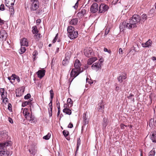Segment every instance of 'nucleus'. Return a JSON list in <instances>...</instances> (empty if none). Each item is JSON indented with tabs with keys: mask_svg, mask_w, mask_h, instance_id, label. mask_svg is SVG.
Segmentation results:
<instances>
[{
	"mask_svg": "<svg viewBox=\"0 0 156 156\" xmlns=\"http://www.w3.org/2000/svg\"><path fill=\"white\" fill-rule=\"evenodd\" d=\"M125 126H126L123 124H121L120 125V127L122 129H124Z\"/></svg>",
	"mask_w": 156,
	"mask_h": 156,
	"instance_id": "58",
	"label": "nucleus"
},
{
	"mask_svg": "<svg viewBox=\"0 0 156 156\" xmlns=\"http://www.w3.org/2000/svg\"><path fill=\"white\" fill-rule=\"evenodd\" d=\"M155 152L154 149L153 148L149 153V156H154Z\"/></svg>",
	"mask_w": 156,
	"mask_h": 156,
	"instance_id": "36",
	"label": "nucleus"
},
{
	"mask_svg": "<svg viewBox=\"0 0 156 156\" xmlns=\"http://www.w3.org/2000/svg\"><path fill=\"white\" fill-rule=\"evenodd\" d=\"M104 51L105 52H108L109 53H110L111 52L110 51H108V49L107 48H104Z\"/></svg>",
	"mask_w": 156,
	"mask_h": 156,
	"instance_id": "62",
	"label": "nucleus"
},
{
	"mask_svg": "<svg viewBox=\"0 0 156 156\" xmlns=\"http://www.w3.org/2000/svg\"><path fill=\"white\" fill-rule=\"evenodd\" d=\"M93 52V50L90 48H86L84 50V55L87 57H89L91 56Z\"/></svg>",
	"mask_w": 156,
	"mask_h": 156,
	"instance_id": "6",
	"label": "nucleus"
},
{
	"mask_svg": "<svg viewBox=\"0 0 156 156\" xmlns=\"http://www.w3.org/2000/svg\"><path fill=\"white\" fill-rule=\"evenodd\" d=\"M87 112L84 113L83 115V123L84 125H86L88 124L89 122V119L88 116L87 115Z\"/></svg>",
	"mask_w": 156,
	"mask_h": 156,
	"instance_id": "14",
	"label": "nucleus"
},
{
	"mask_svg": "<svg viewBox=\"0 0 156 156\" xmlns=\"http://www.w3.org/2000/svg\"><path fill=\"white\" fill-rule=\"evenodd\" d=\"M74 66L75 67V69H79L80 70V67L81 66L80 61L76 59L75 61Z\"/></svg>",
	"mask_w": 156,
	"mask_h": 156,
	"instance_id": "21",
	"label": "nucleus"
},
{
	"mask_svg": "<svg viewBox=\"0 0 156 156\" xmlns=\"http://www.w3.org/2000/svg\"><path fill=\"white\" fill-rule=\"evenodd\" d=\"M104 106L103 104L102 103H100L98 104L97 109L98 111L102 112L104 111Z\"/></svg>",
	"mask_w": 156,
	"mask_h": 156,
	"instance_id": "19",
	"label": "nucleus"
},
{
	"mask_svg": "<svg viewBox=\"0 0 156 156\" xmlns=\"http://www.w3.org/2000/svg\"><path fill=\"white\" fill-rule=\"evenodd\" d=\"M16 75L15 74H12V76H11V79L12 80H14L16 79Z\"/></svg>",
	"mask_w": 156,
	"mask_h": 156,
	"instance_id": "49",
	"label": "nucleus"
},
{
	"mask_svg": "<svg viewBox=\"0 0 156 156\" xmlns=\"http://www.w3.org/2000/svg\"><path fill=\"white\" fill-rule=\"evenodd\" d=\"M58 34H57L56 35V36H55V37L54 38L52 42H53V43H55V42L56 41L58 38Z\"/></svg>",
	"mask_w": 156,
	"mask_h": 156,
	"instance_id": "50",
	"label": "nucleus"
},
{
	"mask_svg": "<svg viewBox=\"0 0 156 156\" xmlns=\"http://www.w3.org/2000/svg\"><path fill=\"white\" fill-rule=\"evenodd\" d=\"M6 97H5L4 98H2V99L3 102L5 104L8 102V99Z\"/></svg>",
	"mask_w": 156,
	"mask_h": 156,
	"instance_id": "45",
	"label": "nucleus"
},
{
	"mask_svg": "<svg viewBox=\"0 0 156 156\" xmlns=\"http://www.w3.org/2000/svg\"><path fill=\"white\" fill-rule=\"evenodd\" d=\"M39 7V3L38 2H32L30 7L31 11L36 10Z\"/></svg>",
	"mask_w": 156,
	"mask_h": 156,
	"instance_id": "7",
	"label": "nucleus"
},
{
	"mask_svg": "<svg viewBox=\"0 0 156 156\" xmlns=\"http://www.w3.org/2000/svg\"><path fill=\"white\" fill-rule=\"evenodd\" d=\"M58 112L57 113V116H58L59 115L60 113V104H59V106L58 107Z\"/></svg>",
	"mask_w": 156,
	"mask_h": 156,
	"instance_id": "48",
	"label": "nucleus"
},
{
	"mask_svg": "<svg viewBox=\"0 0 156 156\" xmlns=\"http://www.w3.org/2000/svg\"><path fill=\"white\" fill-rule=\"evenodd\" d=\"M27 116L29 117V119L27 118H25L27 120H29L31 123H32L34 119V116L32 115V114H30L29 112V114H27Z\"/></svg>",
	"mask_w": 156,
	"mask_h": 156,
	"instance_id": "25",
	"label": "nucleus"
},
{
	"mask_svg": "<svg viewBox=\"0 0 156 156\" xmlns=\"http://www.w3.org/2000/svg\"><path fill=\"white\" fill-rule=\"evenodd\" d=\"M11 144L10 141H7L4 142L0 143V156H9V151L6 149V147Z\"/></svg>",
	"mask_w": 156,
	"mask_h": 156,
	"instance_id": "2",
	"label": "nucleus"
},
{
	"mask_svg": "<svg viewBox=\"0 0 156 156\" xmlns=\"http://www.w3.org/2000/svg\"><path fill=\"white\" fill-rule=\"evenodd\" d=\"M78 22V19L76 18H73L69 22V23L71 25H75Z\"/></svg>",
	"mask_w": 156,
	"mask_h": 156,
	"instance_id": "22",
	"label": "nucleus"
},
{
	"mask_svg": "<svg viewBox=\"0 0 156 156\" xmlns=\"http://www.w3.org/2000/svg\"><path fill=\"white\" fill-rule=\"evenodd\" d=\"M29 152L31 154V156H34L37 152V149L35 147H32L31 149L29 150Z\"/></svg>",
	"mask_w": 156,
	"mask_h": 156,
	"instance_id": "20",
	"label": "nucleus"
},
{
	"mask_svg": "<svg viewBox=\"0 0 156 156\" xmlns=\"http://www.w3.org/2000/svg\"><path fill=\"white\" fill-rule=\"evenodd\" d=\"M32 32L34 34L36 35L38 33V31L37 29V27L36 26H34L32 27Z\"/></svg>",
	"mask_w": 156,
	"mask_h": 156,
	"instance_id": "28",
	"label": "nucleus"
},
{
	"mask_svg": "<svg viewBox=\"0 0 156 156\" xmlns=\"http://www.w3.org/2000/svg\"><path fill=\"white\" fill-rule=\"evenodd\" d=\"M9 9L10 14L12 15V14L14 13V9L13 7L12 6H11L9 7Z\"/></svg>",
	"mask_w": 156,
	"mask_h": 156,
	"instance_id": "35",
	"label": "nucleus"
},
{
	"mask_svg": "<svg viewBox=\"0 0 156 156\" xmlns=\"http://www.w3.org/2000/svg\"><path fill=\"white\" fill-rule=\"evenodd\" d=\"M0 92L2 98H4L5 97H6V94L5 93V89L4 88H1L0 89Z\"/></svg>",
	"mask_w": 156,
	"mask_h": 156,
	"instance_id": "29",
	"label": "nucleus"
},
{
	"mask_svg": "<svg viewBox=\"0 0 156 156\" xmlns=\"http://www.w3.org/2000/svg\"><path fill=\"white\" fill-rule=\"evenodd\" d=\"M81 144V140L80 138L77 139V146L79 147Z\"/></svg>",
	"mask_w": 156,
	"mask_h": 156,
	"instance_id": "47",
	"label": "nucleus"
},
{
	"mask_svg": "<svg viewBox=\"0 0 156 156\" xmlns=\"http://www.w3.org/2000/svg\"><path fill=\"white\" fill-rule=\"evenodd\" d=\"M14 5V3L13 2H10V3H6V2H5V5L7 7H9L10 6V5H11V6H12Z\"/></svg>",
	"mask_w": 156,
	"mask_h": 156,
	"instance_id": "42",
	"label": "nucleus"
},
{
	"mask_svg": "<svg viewBox=\"0 0 156 156\" xmlns=\"http://www.w3.org/2000/svg\"><path fill=\"white\" fill-rule=\"evenodd\" d=\"M71 56V52H67L65 54V58L66 59L69 60Z\"/></svg>",
	"mask_w": 156,
	"mask_h": 156,
	"instance_id": "33",
	"label": "nucleus"
},
{
	"mask_svg": "<svg viewBox=\"0 0 156 156\" xmlns=\"http://www.w3.org/2000/svg\"><path fill=\"white\" fill-rule=\"evenodd\" d=\"M101 62H95L91 66L92 69L96 70V71L101 69Z\"/></svg>",
	"mask_w": 156,
	"mask_h": 156,
	"instance_id": "4",
	"label": "nucleus"
},
{
	"mask_svg": "<svg viewBox=\"0 0 156 156\" xmlns=\"http://www.w3.org/2000/svg\"><path fill=\"white\" fill-rule=\"evenodd\" d=\"M79 69H72L70 74V77H73L74 78H75L80 73L79 72Z\"/></svg>",
	"mask_w": 156,
	"mask_h": 156,
	"instance_id": "8",
	"label": "nucleus"
},
{
	"mask_svg": "<svg viewBox=\"0 0 156 156\" xmlns=\"http://www.w3.org/2000/svg\"><path fill=\"white\" fill-rule=\"evenodd\" d=\"M31 101V100L29 101H26L23 103L22 105V106L24 107L27 105H31L32 104Z\"/></svg>",
	"mask_w": 156,
	"mask_h": 156,
	"instance_id": "32",
	"label": "nucleus"
},
{
	"mask_svg": "<svg viewBox=\"0 0 156 156\" xmlns=\"http://www.w3.org/2000/svg\"><path fill=\"white\" fill-rule=\"evenodd\" d=\"M51 136V133H48L46 135L43 137V138L46 140H48L50 138Z\"/></svg>",
	"mask_w": 156,
	"mask_h": 156,
	"instance_id": "38",
	"label": "nucleus"
},
{
	"mask_svg": "<svg viewBox=\"0 0 156 156\" xmlns=\"http://www.w3.org/2000/svg\"><path fill=\"white\" fill-rule=\"evenodd\" d=\"M126 78V75L125 74H120L119 76L117 78L118 80L120 83H122L123 82V80L125 79Z\"/></svg>",
	"mask_w": 156,
	"mask_h": 156,
	"instance_id": "18",
	"label": "nucleus"
},
{
	"mask_svg": "<svg viewBox=\"0 0 156 156\" xmlns=\"http://www.w3.org/2000/svg\"><path fill=\"white\" fill-rule=\"evenodd\" d=\"M37 55H38L37 52L36 51H34L33 54V55H34V56H35V57L34 58V60H35V56Z\"/></svg>",
	"mask_w": 156,
	"mask_h": 156,
	"instance_id": "52",
	"label": "nucleus"
},
{
	"mask_svg": "<svg viewBox=\"0 0 156 156\" xmlns=\"http://www.w3.org/2000/svg\"><path fill=\"white\" fill-rule=\"evenodd\" d=\"M108 122L107 119L106 118H104V126H106L107 125Z\"/></svg>",
	"mask_w": 156,
	"mask_h": 156,
	"instance_id": "43",
	"label": "nucleus"
},
{
	"mask_svg": "<svg viewBox=\"0 0 156 156\" xmlns=\"http://www.w3.org/2000/svg\"><path fill=\"white\" fill-rule=\"evenodd\" d=\"M15 2V0H5V2L6 3H10V2H13L14 4V2Z\"/></svg>",
	"mask_w": 156,
	"mask_h": 156,
	"instance_id": "54",
	"label": "nucleus"
},
{
	"mask_svg": "<svg viewBox=\"0 0 156 156\" xmlns=\"http://www.w3.org/2000/svg\"><path fill=\"white\" fill-rule=\"evenodd\" d=\"M147 16L146 14L142 15L140 17V21H141L144 22L147 19Z\"/></svg>",
	"mask_w": 156,
	"mask_h": 156,
	"instance_id": "30",
	"label": "nucleus"
},
{
	"mask_svg": "<svg viewBox=\"0 0 156 156\" xmlns=\"http://www.w3.org/2000/svg\"><path fill=\"white\" fill-rule=\"evenodd\" d=\"M151 138L153 142L156 143V131L152 133Z\"/></svg>",
	"mask_w": 156,
	"mask_h": 156,
	"instance_id": "24",
	"label": "nucleus"
},
{
	"mask_svg": "<svg viewBox=\"0 0 156 156\" xmlns=\"http://www.w3.org/2000/svg\"><path fill=\"white\" fill-rule=\"evenodd\" d=\"M63 134L65 137H66L68 136L69 133V132L67 131L64 130L63 131Z\"/></svg>",
	"mask_w": 156,
	"mask_h": 156,
	"instance_id": "41",
	"label": "nucleus"
},
{
	"mask_svg": "<svg viewBox=\"0 0 156 156\" xmlns=\"http://www.w3.org/2000/svg\"><path fill=\"white\" fill-rule=\"evenodd\" d=\"M67 103L68 105H70V107H71L73 105V102L70 98H68L67 100Z\"/></svg>",
	"mask_w": 156,
	"mask_h": 156,
	"instance_id": "37",
	"label": "nucleus"
},
{
	"mask_svg": "<svg viewBox=\"0 0 156 156\" xmlns=\"http://www.w3.org/2000/svg\"><path fill=\"white\" fill-rule=\"evenodd\" d=\"M89 79L88 78H87L86 79V82L87 83H89L91 84L93 83L92 82H91V81L88 80H89Z\"/></svg>",
	"mask_w": 156,
	"mask_h": 156,
	"instance_id": "59",
	"label": "nucleus"
},
{
	"mask_svg": "<svg viewBox=\"0 0 156 156\" xmlns=\"http://www.w3.org/2000/svg\"><path fill=\"white\" fill-rule=\"evenodd\" d=\"M118 1L119 0H113L112 2V4L114 5H115L117 3Z\"/></svg>",
	"mask_w": 156,
	"mask_h": 156,
	"instance_id": "57",
	"label": "nucleus"
},
{
	"mask_svg": "<svg viewBox=\"0 0 156 156\" xmlns=\"http://www.w3.org/2000/svg\"><path fill=\"white\" fill-rule=\"evenodd\" d=\"M48 112L50 116H51L52 115V108L48 109Z\"/></svg>",
	"mask_w": 156,
	"mask_h": 156,
	"instance_id": "55",
	"label": "nucleus"
},
{
	"mask_svg": "<svg viewBox=\"0 0 156 156\" xmlns=\"http://www.w3.org/2000/svg\"><path fill=\"white\" fill-rule=\"evenodd\" d=\"M38 78L41 79L45 75V70L44 69L40 70L37 72Z\"/></svg>",
	"mask_w": 156,
	"mask_h": 156,
	"instance_id": "13",
	"label": "nucleus"
},
{
	"mask_svg": "<svg viewBox=\"0 0 156 156\" xmlns=\"http://www.w3.org/2000/svg\"><path fill=\"white\" fill-rule=\"evenodd\" d=\"M86 13V10L84 9H82L80 11L77 13V16L79 18H81L84 16Z\"/></svg>",
	"mask_w": 156,
	"mask_h": 156,
	"instance_id": "17",
	"label": "nucleus"
},
{
	"mask_svg": "<svg viewBox=\"0 0 156 156\" xmlns=\"http://www.w3.org/2000/svg\"><path fill=\"white\" fill-rule=\"evenodd\" d=\"M3 45L4 46H5L7 48H9L10 47V43L8 41H4L3 42Z\"/></svg>",
	"mask_w": 156,
	"mask_h": 156,
	"instance_id": "34",
	"label": "nucleus"
},
{
	"mask_svg": "<svg viewBox=\"0 0 156 156\" xmlns=\"http://www.w3.org/2000/svg\"><path fill=\"white\" fill-rule=\"evenodd\" d=\"M16 80L17 81H18V82H20V77L18 76H16Z\"/></svg>",
	"mask_w": 156,
	"mask_h": 156,
	"instance_id": "64",
	"label": "nucleus"
},
{
	"mask_svg": "<svg viewBox=\"0 0 156 156\" xmlns=\"http://www.w3.org/2000/svg\"><path fill=\"white\" fill-rule=\"evenodd\" d=\"M67 31L68 34L75 31L74 27L70 26H68L67 27Z\"/></svg>",
	"mask_w": 156,
	"mask_h": 156,
	"instance_id": "26",
	"label": "nucleus"
},
{
	"mask_svg": "<svg viewBox=\"0 0 156 156\" xmlns=\"http://www.w3.org/2000/svg\"><path fill=\"white\" fill-rule=\"evenodd\" d=\"M30 98V95L29 94H27L26 95H25L24 98L25 99H29Z\"/></svg>",
	"mask_w": 156,
	"mask_h": 156,
	"instance_id": "46",
	"label": "nucleus"
},
{
	"mask_svg": "<svg viewBox=\"0 0 156 156\" xmlns=\"http://www.w3.org/2000/svg\"><path fill=\"white\" fill-rule=\"evenodd\" d=\"M98 9V5L96 3H93L91 6L90 11L93 13H95Z\"/></svg>",
	"mask_w": 156,
	"mask_h": 156,
	"instance_id": "5",
	"label": "nucleus"
},
{
	"mask_svg": "<svg viewBox=\"0 0 156 156\" xmlns=\"http://www.w3.org/2000/svg\"><path fill=\"white\" fill-rule=\"evenodd\" d=\"M67 104H64V109L63 110V112L66 113V114L70 115L71 114V110L67 108Z\"/></svg>",
	"mask_w": 156,
	"mask_h": 156,
	"instance_id": "12",
	"label": "nucleus"
},
{
	"mask_svg": "<svg viewBox=\"0 0 156 156\" xmlns=\"http://www.w3.org/2000/svg\"><path fill=\"white\" fill-rule=\"evenodd\" d=\"M152 42L150 39H149L145 43H143L141 44L142 46L144 48L149 47L152 44Z\"/></svg>",
	"mask_w": 156,
	"mask_h": 156,
	"instance_id": "11",
	"label": "nucleus"
},
{
	"mask_svg": "<svg viewBox=\"0 0 156 156\" xmlns=\"http://www.w3.org/2000/svg\"><path fill=\"white\" fill-rule=\"evenodd\" d=\"M8 120L9 122L11 123H13V121L12 119L10 118L9 117L8 118Z\"/></svg>",
	"mask_w": 156,
	"mask_h": 156,
	"instance_id": "60",
	"label": "nucleus"
},
{
	"mask_svg": "<svg viewBox=\"0 0 156 156\" xmlns=\"http://www.w3.org/2000/svg\"><path fill=\"white\" fill-rule=\"evenodd\" d=\"M73 126V124L71 123H70L68 126V127L70 128H72Z\"/></svg>",
	"mask_w": 156,
	"mask_h": 156,
	"instance_id": "61",
	"label": "nucleus"
},
{
	"mask_svg": "<svg viewBox=\"0 0 156 156\" xmlns=\"http://www.w3.org/2000/svg\"><path fill=\"white\" fill-rule=\"evenodd\" d=\"M78 34L77 31H75L68 34V37L71 39H74L78 36Z\"/></svg>",
	"mask_w": 156,
	"mask_h": 156,
	"instance_id": "9",
	"label": "nucleus"
},
{
	"mask_svg": "<svg viewBox=\"0 0 156 156\" xmlns=\"http://www.w3.org/2000/svg\"><path fill=\"white\" fill-rule=\"evenodd\" d=\"M50 97L51 98V100L50 103H49L48 105L49 106V108L48 109L49 110L50 109H51V108H52V99L54 97V93L53 91L52 90H51L50 91Z\"/></svg>",
	"mask_w": 156,
	"mask_h": 156,
	"instance_id": "16",
	"label": "nucleus"
},
{
	"mask_svg": "<svg viewBox=\"0 0 156 156\" xmlns=\"http://www.w3.org/2000/svg\"><path fill=\"white\" fill-rule=\"evenodd\" d=\"M12 106L11 104L9 103L8 104V109L11 112L12 111Z\"/></svg>",
	"mask_w": 156,
	"mask_h": 156,
	"instance_id": "51",
	"label": "nucleus"
},
{
	"mask_svg": "<svg viewBox=\"0 0 156 156\" xmlns=\"http://www.w3.org/2000/svg\"><path fill=\"white\" fill-rule=\"evenodd\" d=\"M26 50V49L25 47L21 46V47L19 50V52L20 54H22L25 52Z\"/></svg>",
	"mask_w": 156,
	"mask_h": 156,
	"instance_id": "31",
	"label": "nucleus"
},
{
	"mask_svg": "<svg viewBox=\"0 0 156 156\" xmlns=\"http://www.w3.org/2000/svg\"><path fill=\"white\" fill-rule=\"evenodd\" d=\"M128 99L131 100L133 101H134V95L133 94H130L127 97Z\"/></svg>",
	"mask_w": 156,
	"mask_h": 156,
	"instance_id": "40",
	"label": "nucleus"
},
{
	"mask_svg": "<svg viewBox=\"0 0 156 156\" xmlns=\"http://www.w3.org/2000/svg\"><path fill=\"white\" fill-rule=\"evenodd\" d=\"M97 59L96 57H93L89 59L87 61V64L89 65H91Z\"/></svg>",
	"mask_w": 156,
	"mask_h": 156,
	"instance_id": "23",
	"label": "nucleus"
},
{
	"mask_svg": "<svg viewBox=\"0 0 156 156\" xmlns=\"http://www.w3.org/2000/svg\"><path fill=\"white\" fill-rule=\"evenodd\" d=\"M79 0H78L76 3L75 4V5L73 7L76 9H77V8L78 7V1Z\"/></svg>",
	"mask_w": 156,
	"mask_h": 156,
	"instance_id": "53",
	"label": "nucleus"
},
{
	"mask_svg": "<svg viewBox=\"0 0 156 156\" xmlns=\"http://www.w3.org/2000/svg\"><path fill=\"white\" fill-rule=\"evenodd\" d=\"M7 36V34L5 31L4 30L0 31V38L2 40H5Z\"/></svg>",
	"mask_w": 156,
	"mask_h": 156,
	"instance_id": "10",
	"label": "nucleus"
},
{
	"mask_svg": "<svg viewBox=\"0 0 156 156\" xmlns=\"http://www.w3.org/2000/svg\"><path fill=\"white\" fill-rule=\"evenodd\" d=\"M109 9V7L105 4H101L99 7V12L100 13L104 12Z\"/></svg>",
	"mask_w": 156,
	"mask_h": 156,
	"instance_id": "3",
	"label": "nucleus"
},
{
	"mask_svg": "<svg viewBox=\"0 0 156 156\" xmlns=\"http://www.w3.org/2000/svg\"><path fill=\"white\" fill-rule=\"evenodd\" d=\"M20 44L21 46H27L28 45V42L27 39L25 38L22 39L20 41Z\"/></svg>",
	"mask_w": 156,
	"mask_h": 156,
	"instance_id": "15",
	"label": "nucleus"
},
{
	"mask_svg": "<svg viewBox=\"0 0 156 156\" xmlns=\"http://www.w3.org/2000/svg\"><path fill=\"white\" fill-rule=\"evenodd\" d=\"M69 60L67 59H67H66V58H65L64 59L62 62V64L63 65L66 66L67 65L69 62Z\"/></svg>",
	"mask_w": 156,
	"mask_h": 156,
	"instance_id": "39",
	"label": "nucleus"
},
{
	"mask_svg": "<svg viewBox=\"0 0 156 156\" xmlns=\"http://www.w3.org/2000/svg\"><path fill=\"white\" fill-rule=\"evenodd\" d=\"M140 21V16L137 14L133 15L129 22L124 21L120 23L119 28L121 31H122L126 28L131 29L136 27V24Z\"/></svg>",
	"mask_w": 156,
	"mask_h": 156,
	"instance_id": "1",
	"label": "nucleus"
},
{
	"mask_svg": "<svg viewBox=\"0 0 156 156\" xmlns=\"http://www.w3.org/2000/svg\"><path fill=\"white\" fill-rule=\"evenodd\" d=\"M23 114L24 115V116L25 118H27L29 119V117L27 116V114H29V113L27 108H24L23 111Z\"/></svg>",
	"mask_w": 156,
	"mask_h": 156,
	"instance_id": "27",
	"label": "nucleus"
},
{
	"mask_svg": "<svg viewBox=\"0 0 156 156\" xmlns=\"http://www.w3.org/2000/svg\"><path fill=\"white\" fill-rule=\"evenodd\" d=\"M119 54L122 55L123 54V50L121 48H120L119 49Z\"/></svg>",
	"mask_w": 156,
	"mask_h": 156,
	"instance_id": "56",
	"label": "nucleus"
},
{
	"mask_svg": "<svg viewBox=\"0 0 156 156\" xmlns=\"http://www.w3.org/2000/svg\"><path fill=\"white\" fill-rule=\"evenodd\" d=\"M5 9V6L3 4H2L0 6V10L4 11Z\"/></svg>",
	"mask_w": 156,
	"mask_h": 156,
	"instance_id": "44",
	"label": "nucleus"
},
{
	"mask_svg": "<svg viewBox=\"0 0 156 156\" xmlns=\"http://www.w3.org/2000/svg\"><path fill=\"white\" fill-rule=\"evenodd\" d=\"M109 31V29H106V30L105 31V35L107 34L108 33Z\"/></svg>",
	"mask_w": 156,
	"mask_h": 156,
	"instance_id": "63",
	"label": "nucleus"
}]
</instances>
